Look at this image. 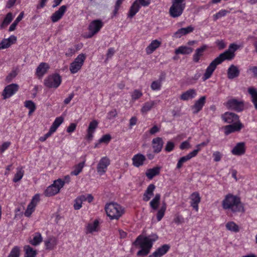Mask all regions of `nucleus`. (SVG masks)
<instances>
[{
	"label": "nucleus",
	"instance_id": "35",
	"mask_svg": "<svg viewBox=\"0 0 257 257\" xmlns=\"http://www.w3.org/2000/svg\"><path fill=\"white\" fill-rule=\"evenodd\" d=\"M57 244V239L55 237L52 236L48 238L45 241L46 249H53Z\"/></svg>",
	"mask_w": 257,
	"mask_h": 257
},
{
	"label": "nucleus",
	"instance_id": "13",
	"mask_svg": "<svg viewBox=\"0 0 257 257\" xmlns=\"http://www.w3.org/2000/svg\"><path fill=\"white\" fill-rule=\"evenodd\" d=\"M40 200V197L38 194H36L32 198L31 202L28 205L27 208L25 212V215L27 217H30L34 211L35 207Z\"/></svg>",
	"mask_w": 257,
	"mask_h": 257
},
{
	"label": "nucleus",
	"instance_id": "60",
	"mask_svg": "<svg viewBox=\"0 0 257 257\" xmlns=\"http://www.w3.org/2000/svg\"><path fill=\"white\" fill-rule=\"evenodd\" d=\"M227 11L226 10H221L218 13H216L214 16V20H216L222 17L225 16L227 14Z\"/></svg>",
	"mask_w": 257,
	"mask_h": 257
},
{
	"label": "nucleus",
	"instance_id": "14",
	"mask_svg": "<svg viewBox=\"0 0 257 257\" xmlns=\"http://www.w3.org/2000/svg\"><path fill=\"white\" fill-rule=\"evenodd\" d=\"M235 57V54L232 52H230L228 50L224 51L223 53H221L214 60L218 63L221 64L224 60H231Z\"/></svg>",
	"mask_w": 257,
	"mask_h": 257
},
{
	"label": "nucleus",
	"instance_id": "2",
	"mask_svg": "<svg viewBox=\"0 0 257 257\" xmlns=\"http://www.w3.org/2000/svg\"><path fill=\"white\" fill-rule=\"evenodd\" d=\"M222 207L224 210H228L235 213L237 212L244 213L245 209L240 198L232 194H227L222 201Z\"/></svg>",
	"mask_w": 257,
	"mask_h": 257
},
{
	"label": "nucleus",
	"instance_id": "64",
	"mask_svg": "<svg viewBox=\"0 0 257 257\" xmlns=\"http://www.w3.org/2000/svg\"><path fill=\"white\" fill-rule=\"evenodd\" d=\"M17 75V72L15 71H13L11 72L6 77V81L8 82H10L13 78H14Z\"/></svg>",
	"mask_w": 257,
	"mask_h": 257
},
{
	"label": "nucleus",
	"instance_id": "43",
	"mask_svg": "<svg viewBox=\"0 0 257 257\" xmlns=\"http://www.w3.org/2000/svg\"><path fill=\"white\" fill-rule=\"evenodd\" d=\"M227 230L234 232H237L239 231L238 226L233 221H229L225 225Z\"/></svg>",
	"mask_w": 257,
	"mask_h": 257
},
{
	"label": "nucleus",
	"instance_id": "56",
	"mask_svg": "<svg viewBox=\"0 0 257 257\" xmlns=\"http://www.w3.org/2000/svg\"><path fill=\"white\" fill-rule=\"evenodd\" d=\"M111 140V136L109 134L103 135L99 140V143H105L107 144Z\"/></svg>",
	"mask_w": 257,
	"mask_h": 257
},
{
	"label": "nucleus",
	"instance_id": "25",
	"mask_svg": "<svg viewBox=\"0 0 257 257\" xmlns=\"http://www.w3.org/2000/svg\"><path fill=\"white\" fill-rule=\"evenodd\" d=\"M146 159L144 155L142 154H138L134 156L132 158L133 164L136 167H139L143 165Z\"/></svg>",
	"mask_w": 257,
	"mask_h": 257
},
{
	"label": "nucleus",
	"instance_id": "48",
	"mask_svg": "<svg viewBox=\"0 0 257 257\" xmlns=\"http://www.w3.org/2000/svg\"><path fill=\"white\" fill-rule=\"evenodd\" d=\"M24 12H22L19 16L17 18V19L15 20V21L13 23V24L11 25L9 28V31H13L16 29V26L18 25V23L22 20L24 17Z\"/></svg>",
	"mask_w": 257,
	"mask_h": 257
},
{
	"label": "nucleus",
	"instance_id": "50",
	"mask_svg": "<svg viewBox=\"0 0 257 257\" xmlns=\"http://www.w3.org/2000/svg\"><path fill=\"white\" fill-rule=\"evenodd\" d=\"M63 121L64 118L63 117H58L55 119L50 127L55 132Z\"/></svg>",
	"mask_w": 257,
	"mask_h": 257
},
{
	"label": "nucleus",
	"instance_id": "33",
	"mask_svg": "<svg viewBox=\"0 0 257 257\" xmlns=\"http://www.w3.org/2000/svg\"><path fill=\"white\" fill-rule=\"evenodd\" d=\"M141 8V5L140 3L136 0L131 6L128 14V17L130 18H133L140 10Z\"/></svg>",
	"mask_w": 257,
	"mask_h": 257
},
{
	"label": "nucleus",
	"instance_id": "20",
	"mask_svg": "<svg viewBox=\"0 0 257 257\" xmlns=\"http://www.w3.org/2000/svg\"><path fill=\"white\" fill-rule=\"evenodd\" d=\"M98 122L96 120H93L91 121L87 130L86 139L88 140H91L93 137V134L95 129L98 127Z\"/></svg>",
	"mask_w": 257,
	"mask_h": 257
},
{
	"label": "nucleus",
	"instance_id": "58",
	"mask_svg": "<svg viewBox=\"0 0 257 257\" xmlns=\"http://www.w3.org/2000/svg\"><path fill=\"white\" fill-rule=\"evenodd\" d=\"M82 202H81V201L78 197H77L74 200V203L73 205L74 209H80L82 207Z\"/></svg>",
	"mask_w": 257,
	"mask_h": 257
},
{
	"label": "nucleus",
	"instance_id": "3",
	"mask_svg": "<svg viewBox=\"0 0 257 257\" xmlns=\"http://www.w3.org/2000/svg\"><path fill=\"white\" fill-rule=\"evenodd\" d=\"M105 210L110 219H118L123 213L122 207L117 203L110 202L105 205Z\"/></svg>",
	"mask_w": 257,
	"mask_h": 257
},
{
	"label": "nucleus",
	"instance_id": "57",
	"mask_svg": "<svg viewBox=\"0 0 257 257\" xmlns=\"http://www.w3.org/2000/svg\"><path fill=\"white\" fill-rule=\"evenodd\" d=\"M124 1V0H117L116 1L115 6H114V9L113 12L114 16H115L117 14L118 11L120 8L121 5L122 4V2Z\"/></svg>",
	"mask_w": 257,
	"mask_h": 257
},
{
	"label": "nucleus",
	"instance_id": "63",
	"mask_svg": "<svg viewBox=\"0 0 257 257\" xmlns=\"http://www.w3.org/2000/svg\"><path fill=\"white\" fill-rule=\"evenodd\" d=\"M239 48V46L234 43L231 44L227 49L230 52H232L234 54L236 51Z\"/></svg>",
	"mask_w": 257,
	"mask_h": 257
},
{
	"label": "nucleus",
	"instance_id": "4",
	"mask_svg": "<svg viewBox=\"0 0 257 257\" xmlns=\"http://www.w3.org/2000/svg\"><path fill=\"white\" fill-rule=\"evenodd\" d=\"M172 3L169 14L172 18H177L182 14L185 8V0H172Z\"/></svg>",
	"mask_w": 257,
	"mask_h": 257
},
{
	"label": "nucleus",
	"instance_id": "1",
	"mask_svg": "<svg viewBox=\"0 0 257 257\" xmlns=\"http://www.w3.org/2000/svg\"><path fill=\"white\" fill-rule=\"evenodd\" d=\"M158 238V236L156 233H152L147 236L139 235L133 243L135 245H139L141 248V249L138 251L137 255L142 256L148 255L153 246V243Z\"/></svg>",
	"mask_w": 257,
	"mask_h": 257
},
{
	"label": "nucleus",
	"instance_id": "36",
	"mask_svg": "<svg viewBox=\"0 0 257 257\" xmlns=\"http://www.w3.org/2000/svg\"><path fill=\"white\" fill-rule=\"evenodd\" d=\"M161 195L156 194L154 198L150 201V205L152 209V211H156L159 207L160 203Z\"/></svg>",
	"mask_w": 257,
	"mask_h": 257
},
{
	"label": "nucleus",
	"instance_id": "51",
	"mask_svg": "<svg viewBox=\"0 0 257 257\" xmlns=\"http://www.w3.org/2000/svg\"><path fill=\"white\" fill-rule=\"evenodd\" d=\"M143 95V93L138 89H135L133 91L131 94L132 101L134 102L136 100L139 99Z\"/></svg>",
	"mask_w": 257,
	"mask_h": 257
},
{
	"label": "nucleus",
	"instance_id": "26",
	"mask_svg": "<svg viewBox=\"0 0 257 257\" xmlns=\"http://www.w3.org/2000/svg\"><path fill=\"white\" fill-rule=\"evenodd\" d=\"M155 188L156 187L153 184H151L148 186L146 190L143 194V199L144 201L147 202L150 200L154 195V191Z\"/></svg>",
	"mask_w": 257,
	"mask_h": 257
},
{
	"label": "nucleus",
	"instance_id": "44",
	"mask_svg": "<svg viewBox=\"0 0 257 257\" xmlns=\"http://www.w3.org/2000/svg\"><path fill=\"white\" fill-rule=\"evenodd\" d=\"M24 249L25 250V257H35L37 254L36 251L30 245L25 246Z\"/></svg>",
	"mask_w": 257,
	"mask_h": 257
},
{
	"label": "nucleus",
	"instance_id": "10",
	"mask_svg": "<svg viewBox=\"0 0 257 257\" xmlns=\"http://www.w3.org/2000/svg\"><path fill=\"white\" fill-rule=\"evenodd\" d=\"M19 88V85L15 83L6 86L2 92L3 99H6L11 97L18 91Z\"/></svg>",
	"mask_w": 257,
	"mask_h": 257
},
{
	"label": "nucleus",
	"instance_id": "62",
	"mask_svg": "<svg viewBox=\"0 0 257 257\" xmlns=\"http://www.w3.org/2000/svg\"><path fill=\"white\" fill-rule=\"evenodd\" d=\"M213 157L215 162H219L221 160L222 155L219 151H216L213 153Z\"/></svg>",
	"mask_w": 257,
	"mask_h": 257
},
{
	"label": "nucleus",
	"instance_id": "52",
	"mask_svg": "<svg viewBox=\"0 0 257 257\" xmlns=\"http://www.w3.org/2000/svg\"><path fill=\"white\" fill-rule=\"evenodd\" d=\"M20 249L18 246L14 247L8 257H19Z\"/></svg>",
	"mask_w": 257,
	"mask_h": 257
},
{
	"label": "nucleus",
	"instance_id": "45",
	"mask_svg": "<svg viewBox=\"0 0 257 257\" xmlns=\"http://www.w3.org/2000/svg\"><path fill=\"white\" fill-rule=\"evenodd\" d=\"M84 166V162H81L74 167L73 170L71 171V175H78L82 170Z\"/></svg>",
	"mask_w": 257,
	"mask_h": 257
},
{
	"label": "nucleus",
	"instance_id": "6",
	"mask_svg": "<svg viewBox=\"0 0 257 257\" xmlns=\"http://www.w3.org/2000/svg\"><path fill=\"white\" fill-rule=\"evenodd\" d=\"M226 107L236 112L242 111L244 108V102L235 98L230 99L225 103Z\"/></svg>",
	"mask_w": 257,
	"mask_h": 257
},
{
	"label": "nucleus",
	"instance_id": "54",
	"mask_svg": "<svg viewBox=\"0 0 257 257\" xmlns=\"http://www.w3.org/2000/svg\"><path fill=\"white\" fill-rule=\"evenodd\" d=\"M162 82L161 80L154 81L151 85V88L153 90H159L161 89Z\"/></svg>",
	"mask_w": 257,
	"mask_h": 257
},
{
	"label": "nucleus",
	"instance_id": "29",
	"mask_svg": "<svg viewBox=\"0 0 257 257\" xmlns=\"http://www.w3.org/2000/svg\"><path fill=\"white\" fill-rule=\"evenodd\" d=\"M170 248L169 244H164L161 247H159L153 253L154 257H161L166 254Z\"/></svg>",
	"mask_w": 257,
	"mask_h": 257
},
{
	"label": "nucleus",
	"instance_id": "12",
	"mask_svg": "<svg viewBox=\"0 0 257 257\" xmlns=\"http://www.w3.org/2000/svg\"><path fill=\"white\" fill-rule=\"evenodd\" d=\"M221 118L228 123H238L239 121L238 115L233 112H226L221 115Z\"/></svg>",
	"mask_w": 257,
	"mask_h": 257
},
{
	"label": "nucleus",
	"instance_id": "15",
	"mask_svg": "<svg viewBox=\"0 0 257 257\" xmlns=\"http://www.w3.org/2000/svg\"><path fill=\"white\" fill-rule=\"evenodd\" d=\"M243 126V124L240 121H238V123H233L224 127V133L226 135H228L232 133L238 132Z\"/></svg>",
	"mask_w": 257,
	"mask_h": 257
},
{
	"label": "nucleus",
	"instance_id": "59",
	"mask_svg": "<svg viewBox=\"0 0 257 257\" xmlns=\"http://www.w3.org/2000/svg\"><path fill=\"white\" fill-rule=\"evenodd\" d=\"M174 148V144L172 142H168L165 150L166 152H170Z\"/></svg>",
	"mask_w": 257,
	"mask_h": 257
},
{
	"label": "nucleus",
	"instance_id": "47",
	"mask_svg": "<svg viewBox=\"0 0 257 257\" xmlns=\"http://www.w3.org/2000/svg\"><path fill=\"white\" fill-rule=\"evenodd\" d=\"M17 170V173L15 175L13 180V182L15 183L21 180L24 174V171L23 170L22 168H18Z\"/></svg>",
	"mask_w": 257,
	"mask_h": 257
},
{
	"label": "nucleus",
	"instance_id": "61",
	"mask_svg": "<svg viewBox=\"0 0 257 257\" xmlns=\"http://www.w3.org/2000/svg\"><path fill=\"white\" fill-rule=\"evenodd\" d=\"M117 114V111L116 109H113L110 111L107 115V118L108 119H111L116 116Z\"/></svg>",
	"mask_w": 257,
	"mask_h": 257
},
{
	"label": "nucleus",
	"instance_id": "37",
	"mask_svg": "<svg viewBox=\"0 0 257 257\" xmlns=\"http://www.w3.org/2000/svg\"><path fill=\"white\" fill-rule=\"evenodd\" d=\"M161 167H156L152 169H148L146 172V175L149 179H152L155 176L158 175L160 173Z\"/></svg>",
	"mask_w": 257,
	"mask_h": 257
},
{
	"label": "nucleus",
	"instance_id": "16",
	"mask_svg": "<svg viewBox=\"0 0 257 257\" xmlns=\"http://www.w3.org/2000/svg\"><path fill=\"white\" fill-rule=\"evenodd\" d=\"M67 8V6L65 5L61 6L58 10L56 11L52 15L51 17V21L53 23H55L60 20L66 12Z\"/></svg>",
	"mask_w": 257,
	"mask_h": 257
},
{
	"label": "nucleus",
	"instance_id": "30",
	"mask_svg": "<svg viewBox=\"0 0 257 257\" xmlns=\"http://www.w3.org/2000/svg\"><path fill=\"white\" fill-rule=\"evenodd\" d=\"M196 95V91L194 89H190L183 93L180 96V99L182 100L192 99Z\"/></svg>",
	"mask_w": 257,
	"mask_h": 257
},
{
	"label": "nucleus",
	"instance_id": "5",
	"mask_svg": "<svg viewBox=\"0 0 257 257\" xmlns=\"http://www.w3.org/2000/svg\"><path fill=\"white\" fill-rule=\"evenodd\" d=\"M64 185V182L61 179L55 180L53 184L47 187L44 194L46 196L50 197L55 195L59 192L60 190Z\"/></svg>",
	"mask_w": 257,
	"mask_h": 257
},
{
	"label": "nucleus",
	"instance_id": "21",
	"mask_svg": "<svg viewBox=\"0 0 257 257\" xmlns=\"http://www.w3.org/2000/svg\"><path fill=\"white\" fill-rule=\"evenodd\" d=\"M163 141L161 138L157 137L155 138L152 141L153 148L154 149V153H159L162 150L163 146Z\"/></svg>",
	"mask_w": 257,
	"mask_h": 257
},
{
	"label": "nucleus",
	"instance_id": "53",
	"mask_svg": "<svg viewBox=\"0 0 257 257\" xmlns=\"http://www.w3.org/2000/svg\"><path fill=\"white\" fill-rule=\"evenodd\" d=\"M12 20H13L12 14L11 13H8L2 23L1 27L3 28L4 26H6L8 25L12 22Z\"/></svg>",
	"mask_w": 257,
	"mask_h": 257
},
{
	"label": "nucleus",
	"instance_id": "31",
	"mask_svg": "<svg viewBox=\"0 0 257 257\" xmlns=\"http://www.w3.org/2000/svg\"><path fill=\"white\" fill-rule=\"evenodd\" d=\"M159 101L157 100H151L145 102L141 108V112L142 113H147L155 105H157Z\"/></svg>",
	"mask_w": 257,
	"mask_h": 257
},
{
	"label": "nucleus",
	"instance_id": "19",
	"mask_svg": "<svg viewBox=\"0 0 257 257\" xmlns=\"http://www.w3.org/2000/svg\"><path fill=\"white\" fill-rule=\"evenodd\" d=\"M206 96H203L195 101L194 104L192 106V109L194 114L199 112L203 108L206 102Z\"/></svg>",
	"mask_w": 257,
	"mask_h": 257
},
{
	"label": "nucleus",
	"instance_id": "39",
	"mask_svg": "<svg viewBox=\"0 0 257 257\" xmlns=\"http://www.w3.org/2000/svg\"><path fill=\"white\" fill-rule=\"evenodd\" d=\"M99 225V221L97 220H95L92 223H89L86 226V233H91L94 231H97V228Z\"/></svg>",
	"mask_w": 257,
	"mask_h": 257
},
{
	"label": "nucleus",
	"instance_id": "23",
	"mask_svg": "<svg viewBox=\"0 0 257 257\" xmlns=\"http://www.w3.org/2000/svg\"><path fill=\"white\" fill-rule=\"evenodd\" d=\"M191 199V206L196 211H198V204L201 201V198L199 194L195 192H193L190 197Z\"/></svg>",
	"mask_w": 257,
	"mask_h": 257
},
{
	"label": "nucleus",
	"instance_id": "49",
	"mask_svg": "<svg viewBox=\"0 0 257 257\" xmlns=\"http://www.w3.org/2000/svg\"><path fill=\"white\" fill-rule=\"evenodd\" d=\"M25 106L29 109V114L30 115L36 109V105L32 100H27L25 102Z\"/></svg>",
	"mask_w": 257,
	"mask_h": 257
},
{
	"label": "nucleus",
	"instance_id": "9",
	"mask_svg": "<svg viewBox=\"0 0 257 257\" xmlns=\"http://www.w3.org/2000/svg\"><path fill=\"white\" fill-rule=\"evenodd\" d=\"M103 23L100 20H95L92 21L88 27L89 34L87 36V38H91L95 34L97 33L102 28Z\"/></svg>",
	"mask_w": 257,
	"mask_h": 257
},
{
	"label": "nucleus",
	"instance_id": "41",
	"mask_svg": "<svg viewBox=\"0 0 257 257\" xmlns=\"http://www.w3.org/2000/svg\"><path fill=\"white\" fill-rule=\"evenodd\" d=\"M193 51L192 48L187 46H181L175 50L176 54H189Z\"/></svg>",
	"mask_w": 257,
	"mask_h": 257
},
{
	"label": "nucleus",
	"instance_id": "11",
	"mask_svg": "<svg viewBox=\"0 0 257 257\" xmlns=\"http://www.w3.org/2000/svg\"><path fill=\"white\" fill-rule=\"evenodd\" d=\"M110 161L107 157H102L99 161L97 166V171L100 175L106 172L107 167L110 165Z\"/></svg>",
	"mask_w": 257,
	"mask_h": 257
},
{
	"label": "nucleus",
	"instance_id": "22",
	"mask_svg": "<svg viewBox=\"0 0 257 257\" xmlns=\"http://www.w3.org/2000/svg\"><path fill=\"white\" fill-rule=\"evenodd\" d=\"M17 41V37L14 35L11 36L8 39H4L0 43V50L9 48Z\"/></svg>",
	"mask_w": 257,
	"mask_h": 257
},
{
	"label": "nucleus",
	"instance_id": "28",
	"mask_svg": "<svg viewBox=\"0 0 257 257\" xmlns=\"http://www.w3.org/2000/svg\"><path fill=\"white\" fill-rule=\"evenodd\" d=\"M207 48L206 45H203L195 50V53L193 56V60L194 62L197 63L199 61L201 57L203 55V53Z\"/></svg>",
	"mask_w": 257,
	"mask_h": 257
},
{
	"label": "nucleus",
	"instance_id": "24",
	"mask_svg": "<svg viewBox=\"0 0 257 257\" xmlns=\"http://www.w3.org/2000/svg\"><path fill=\"white\" fill-rule=\"evenodd\" d=\"M49 68V66L47 63L42 62L37 68L36 74L38 77L41 78L46 73Z\"/></svg>",
	"mask_w": 257,
	"mask_h": 257
},
{
	"label": "nucleus",
	"instance_id": "18",
	"mask_svg": "<svg viewBox=\"0 0 257 257\" xmlns=\"http://www.w3.org/2000/svg\"><path fill=\"white\" fill-rule=\"evenodd\" d=\"M218 65V63H217V62L214 60L210 63L206 69L205 72L202 77L203 81L206 80L211 76L213 72Z\"/></svg>",
	"mask_w": 257,
	"mask_h": 257
},
{
	"label": "nucleus",
	"instance_id": "17",
	"mask_svg": "<svg viewBox=\"0 0 257 257\" xmlns=\"http://www.w3.org/2000/svg\"><path fill=\"white\" fill-rule=\"evenodd\" d=\"M240 74V70L238 66L231 64L228 68L227 71V78L229 79H233L239 76Z\"/></svg>",
	"mask_w": 257,
	"mask_h": 257
},
{
	"label": "nucleus",
	"instance_id": "8",
	"mask_svg": "<svg viewBox=\"0 0 257 257\" xmlns=\"http://www.w3.org/2000/svg\"><path fill=\"white\" fill-rule=\"evenodd\" d=\"M61 83V77L58 74L49 76L44 80V85L48 88H57Z\"/></svg>",
	"mask_w": 257,
	"mask_h": 257
},
{
	"label": "nucleus",
	"instance_id": "7",
	"mask_svg": "<svg viewBox=\"0 0 257 257\" xmlns=\"http://www.w3.org/2000/svg\"><path fill=\"white\" fill-rule=\"evenodd\" d=\"M86 56L84 54H80L77 56L74 61L70 65V71L71 73L74 74L80 70L85 60Z\"/></svg>",
	"mask_w": 257,
	"mask_h": 257
},
{
	"label": "nucleus",
	"instance_id": "46",
	"mask_svg": "<svg viewBox=\"0 0 257 257\" xmlns=\"http://www.w3.org/2000/svg\"><path fill=\"white\" fill-rule=\"evenodd\" d=\"M42 241V237L41 234L39 232H37L35 234V235L32 240L30 242L33 245H37L39 244Z\"/></svg>",
	"mask_w": 257,
	"mask_h": 257
},
{
	"label": "nucleus",
	"instance_id": "38",
	"mask_svg": "<svg viewBox=\"0 0 257 257\" xmlns=\"http://www.w3.org/2000/svg\"><path fill=\"white\" fill-rule=\"evenodd\" d=\"M195 153H196V152H190L187 155L181 157L178 162L176 167L177 168L180 169L182 167L183 164L184 163L186 162L187 161H189L191 158L194 157V154H195Z\"/></svg>",
	"mask_w": 257,
	"mask_h": 257
},
{
	"label": "nucleus",
	"instance_id": "42",
	"mask_svg": "<svg viewBox=\"0 0 257 257\" xmlns=\"http://www.w3.org/2000/svg\"><path fill=\"white\" fill-rule=\"evenodd\" d=\"M166 209L167 204L165 202H163L161 208L157 213V219L158 221H160L164 217Z\"/></svg>",
	"mask_w": 257,
	"mask_h": 257
},
{
	"label": "nucleus",
	"instance_id": "40",
	"mask_svg": "<svg viewBox=\"0 0 257 257\" xmlns=\"http://www.w3.org/2000/svg\"><path fill=\"white\" fill-rule=\"evenodd\" d=\"M248 92L251 95V101L254 106V108L257 110V90L254 87L248 88Z\"/></svg>",
	"mask_w": 257,
	"mask_h": 257
},
{
	"label": "nucleus",
	"instance_id": "27",
	"mask_svg": "<svg viewBox=\"0 0 257 257\" xmlns=\"http://www.w3.org/2000/svg\"><path fill=\"white\" fill-rule=\"evenodd\" d=\"M245 144L243 142L238 143L231 151L232 154L236 156H240L245 153Z\"/></svg>",
	"mask_w": 257,
	"mask_h": 257
},
{
	"label": "nucleus",
	"instance_id": "34",
	"mask_svg": "<svg viewBox=\"0 0 257 257\" xmlns=\"http://www.w3.org/2000/svg\"><path fill=\"white\" fill-rule=\"evenodd\" d=\"M194 30V28L191 26L186 28H183L179 29L174 34V36L176 38H180L182 36L189 34Z\"/></svg>",
	"mask_w": 257,
	"mask_h": 257
},
{
	"label": "nucleus",
	"instance_id": "55",
	"mask_svg": "<svg viewBox=\"0 0 257 257\" xmlns=\"http://www.w3.org/2000/svg\"><path fill=\"white\" fill-rule=\"evenodd\" d=\"M184 221V218L178 214L175 215L173 219V222L178 225L183 223Z\"/></svg>",
	"mask_w": 257,
	"mask_h": 257
},
{
	"label": "nucleus",
	"instance_id": "32",
	"mask_svg": "<svg viewBox=\"0 0 257 257\" xmlns=\"http://www.w3.org/2000/svg\"><path fill=\"white\" fill-rule=\"evenodd\" d=\"M161 42L157 40H153L150 45L146 48V51L147 54H151L158 48L160 47Z\"/></svg>",
	"mask_w": 257,
	"mask_h": 257
}]
</instances>
